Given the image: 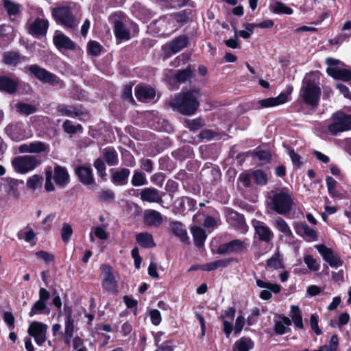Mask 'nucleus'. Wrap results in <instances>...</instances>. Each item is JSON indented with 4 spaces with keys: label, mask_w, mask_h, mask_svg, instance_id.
<instances>
[{
    "label": "nucleus",
    "mask_w": 351,
    "mask_h": 351,
    "mask_svg": "<svg viewBox=\"0 0 351 351\" xmlns=\"http://www.w3.org/2000/svg\"><path fill=\"white\" fill-rule=\"evenodd\" d=\"M269 199L271 208L279 215L290 213L294 204L292 192L287 187L271 191Z\"/></svg>",
    "instance_id": "2"
},
{
    "label": "nucleus",
    "mask_w": 351,
    "mask_h": 351,
    "mask_svg": "<svg viewBox=\"0 0 351 351\" xmlns=\"http://www.w3.org/2000/svg\"><path fill=\"white\" fill-rule=\"evenodd\" d=\"M304 262L307 267L313 271H317L319 269V265L313 256L307 254L304 256Z\"/></svg>",
    "instance_id": "52"
},
{
    "label": "nucleus",
    "mask_w": 351,
    "mask_h": 351,
    "mask_svg": "<svg viewBox=\"0 0 351 351\" xmlns=\"http://www.w3.org/2000/svg\"><path fill=\"white\" fill-rule=\"evenodd\" d=\"M170 228L173 234L179 237L181 241H186L189 240L187 232L182 223L178 221H173L170 223Z\"/></svg>",
    "instance_id": "34"
},
{
    "label": "nucleus",
    "mask_w": 351,
    "mask_h": 351,
    "mask_svg": "<svg viewBox=\"0 0 351 351\" xmlns=\"http://www.w3.org/2000/svg\"><path fill=\"white\" fill-rule=\"evenodd\" d=\"M103 157L108 166H116L119 164L118 153L112 147H106L103 150Z\"/></svg>",
    "instance_id": "33"
},
{
    "label": "nucleus",
    "mask_w": 351,
    "mask_h": 351,
    "mask_svg": "<svg viewBox=\"0 0 351 351\" xmlns=\"http://www.w3.org/2000/svg\"><path fill=\"white\" fill-rule=\"evenodd\" d=\"M5 131L10 138L16 142L30 138L32 136L31 130L22 123L8 125Z\"/></svg>",
    "instance_id": "11"
},
{
    "label": "nucleus",
    "mask_w": 351,
    "mask_h": 351,
    "mask_svg": "<svg viewBox=\"0 0 351 351\" xmlns=\"http://www.w3.org/2000/svg\"><path fill=\"white\" fill-rule=\"evenodd\" d=\"M270 10L276 14H287L291 15L293 14V10L286 5L285 3L276 1L270 7Z\"/></svg>",
    "instance_id": "38"
},
{
    "label": "nucleus",
    "mask_w": 351,
    "mask_h": 351,
    "mask_svg": "<svg viewBox=\"0 0 351 351\" xmlns=\"http://www.w3.org/2000/svg\"><path fill=\"white\" fill-rule=\"evenodd\" d=\"M143 218L144 223L149 227L157 228L163 223L161 213L153 209L145 210Z\"/></svg>",
    "instance_id": "17"
},
{
    "label": "nucleus",
    "mask_w": 351,
    "mask_h": 351,
    "mask_svg": "<svg viewBox=\"0 0 351 351\" xmlns=\"http://www.w3.org/2000/svg\"><path fill=\"white\" fill-rule=\"evenodd\" d=\"M19 80L7 76H0V90L14 93L17 88Z\"/></svg>",
    "instance_id": "24"
},
{
    "label": "nucleus",
    "mask_w": 351,
    "mask_h": 351,
    "mask_svg": "<svg viewBox=\"0 0 351 351\" xmlns=\"http://www.w3.org/2000/svg\"><path fill=\"white\" fill-rule=\"evenodd\" d=\"M201 92L193 88L182 93H178L170 101L169 105L182 114H193L199 106V98Z\"/></svg>",
    "instance_id": "1"
},
{
    "label": "nucleus",
    "mask_w": 351,
    "mask_h": 351,
    "mask_svg": "<svg viewBox=\"0 0 351 351\" xmlns=\"http://www.w3.org/2000/svg\"><path fill=\"white\" fill-rule=\"evenodd\" d=\"M100 269L103 288L111 293L117 294L118 293V283L112 267L109 265L104 264L101 265Z\"/></svg>",
    "instance_id": "9"
},
{
    "label": "nucleus",
    "mask_w": 351,
    "mask_h": 351,
    "mask_svg": "<svg viewBox=\"0 0 351 351\" xmlns=\"http://www.w3.org/2000/svg\"><path fill=\"white\" fill-rule=\"evenodd\" d=\"M138 243L144 248H152L156 246L153 236L149 232H141L136 235Z\"/></svg>",
    "instance_id": "31"
},
{
    "label": "nucleus",
    "mask_w": 351,
    "mask_h": 351,
    "mask_svg": "<svg viewBox=\"0 0 351 351\" xmlns=\"http://www.w3.org/2000/svg\"><path fill=\"white\" fill-rule=\"evenodd\" d=\"M290 316L295 327L300 329H302L304 328L301 311L298 306L293 305L291 306Z\"/></svg>",
    "instance_id": "42"
},
{
    "label": "nucleus",
    "mask_w": 351,
    "mask_h": 351,
    "mask_svg": "<svg viewBox=\"0 0 351 351\" xmlns=\"http://www.w3.org/2000/svg\"><path fill=\"white\" fill-rule=\"evenodd\" d=\"M252 177L258 185H266L268 182L267 174L261 169H256L252 172Z\"/></svg>",
    "instance_id": "46"
},
{
    "label": "nucleus",
    "mask_w": 351,
    "mask_h": 351,
    "mask_svg": "<svg viewBox=\"0 0 351 351\" xmlns=\"http://www.w3.org/2000/svg\"><path fill=\"white\" fill-rule=\"evenodd\" d=\"M141 199L149 203L161 204L162 195L156 188L147 187L142 189L140 193Z\"/></svg>",
    "instance_id": "18"
},
{
    "label": "nucleus",
    "mask_w": 351,
    "mask_h": 351,
    "mask_svg": "<svg viewBox=\"0 0 351 351\" xmlns=\"http://www.w3.org/2000/svg\"><path fill=\"white\" fill-rule=\"evenodd\" d=\"M75 173L84 184L89 185L94 183L95 180L90 167L80 166L75 169Z\"/></svg>",
    "instance_id": "22"
},
{
    "label": "nucleus",
    "mask_w": 351,
    "mask_h": 351,
    "mask_svg": "<svg viewBox=\"0 0 351 351\" xmlns=\"http://www.w3.org/2000/svg\"><path fill=\"white\" fill-rule=\"evenodd\" d=\"M30 153L38 154L41 152H49L48 144L41 141H34L29 143Z\"/></svg>",
    "instance_id": "44"
},
{
    "label": "nucleus",
    "mask_w": 351,
    "mask_h": 351,
    "mask_svg": "<svg viewBox=\"0 0 351 351\" xmlns=\"http://www.w3.org/2000/svg\"><path fill=\"white\" fill-rule=\"evenodd\" d=\"M102 46L97 41L93 40L88 43L87 50L93 56H97L101 53Z\"/></svg>",
    "instance_id": "51"
},
{
    "label": "nucleus",
    "mask_w": 351,
    "mask_h": 351,
    "mask_svg": "<svg viewBox=\"0 0 351 351\" xmlns=\"http://www.w3.org/2000/svg\"><path fill=\"white\" fill-rule=\"evenodd\" d=\"M114 198V194L110 189H103L98 193V199L101 202H109L113 200Z\"/></svg>",
    "instance_id": "55"
},
{
    "label": "nucleus",
    "mask_w": 351,
    "mask_h": 351,
    "mask_svg": "<svg viewBox=\"0 0 351 351\" xmlns=\"http://www.w3.org/2000/svg\"><path fill=\"white\" fill-rule=\"evenodd\" d=\"M40 163L41 162L38 156L32 155L17 156L12 161V165L14 170L22 174L33 171Z\"/></svg>",
    "instance_id": "6"
},
{
    "label": "nucleus",
    "mask_w": 351,
    "mask_h": 351,
    "mask_svg": "<svg viewBox=\"0 0 351 351\" xmlns=\"http://www.w3.org/2000/svg\"><path fill=\"white\" fill-rule=\"evenodd\" d=\"M288 101V95L286 93H280L276 97H269L259 100L255 108H269L283 104Z\"/></svg>",
    "instance_id": "19"
},
{
    "label": "nucleus",
    "mask_w": 351,
    "mask_h": 351,
    "mask_svg": "<svg viewBox=\"0 0 351 351\" xmlns=\"http://www.w3.org/2000/svg\"><path fill=\"white\" fill-rule=\"evenodd\" d=\"M57 111L60 115L62 116L75 117L78 115V112L75 108L65 105L58 106Z\"/></svg>",
    "instance_id": "48"
},
{
    "label": "nucleus",
    "mask_w": 351,
    "mask_h": 351,
    "mask_svg": "<svg viewBox=\"0 0 351 351\" xmlns=\"http://www.w3.org/2000/svg\"><path fill=\"white\" fill-rule=\"evenodd\" d=\"M245 248V241L240 239H234L230 242L221 244L217 249L219 254H227L240 252Z\"/></svg>",
    "instance_id": "16"
},
{
    "label": "nucleus",
    "mask_w": 351,
    "mask_h": 351,
    "mask_svg": "<svg viewBox=\"0 0 351 351\" xmlns=\"http://www.w3.org/2000/svg\"><path fill=\"white\" fill-rule=\"evenodd\" d=\"M253 156L256 157L260 161L261 165L268 163L271 160V153L269 151L258 150L253 154Z\"/></svg>",
    "instance_id": "54"
},
{
    "label": "nucleus",
    "mask_w": 351,
    "mask_h": 351,
    "mask_svg": "<svg viewBox=\"0 0 351 351\" xmlns=\"http://www.w3.org/2000/svg\"><path fill=\"white\" fill-rule=\"evenodd\" d=\"M235 351H250L254 348V342L249 337H241L235 343Z\"/></svg>",
    "instance_id": "40"
},
{
    "label": "nucleus",
    "mask_w": 351,
    "mask_h": 351,
    "mask_svg": "<svg viewBox=\"0 0 351 351\" xmlns=\"http://www.w3.org/2000/svg\"><path fill=\"white\" fill-rule=\"evenodd\" d=\"M77 330V321L75 319L71 308H65V317L64 324V341L66 345H70L72 342L74 332Z\"/></svg>",
    "instance_id": "10"
},
{
    "label": "nucleus",
    "mask_w": 351,
    "mask_h": 351,
    "mask_svg": "<svg viewBox=\"0 0 351 351\" xmlns=\"http://www.w3.org/2000/svg\"><path fill=\"white\" fill-rule=\"evenodd\" d=\"M26 73L44 84L62 86L63 82L54 74L40 67L38 64H32L26 68Z\"/></svg>",
    "instance_id": "5"
},
{
    "label": "nucleus",
    "mask_w": 351,
    "mask_h": 351,
    "mask_svg": "<svg viewBox=\"0 0 351 351\" xmlns=\"http://www.w3.org/2000/svg\"><path fill=\"white\" fill-rule=\"evenodd\" d=\"M186 126L189 130L195 131L204 125V121L202 119H186Z\"/></svg>",
    "instance_id": "59"
},
{
    "label": "nucleus",
    "mask_w": 351,
    "mask_h": 351,
    "mask_svg": "<svg viewBox=\"0 0 351 351\" xmlns=\"http://www.w3.org/2000/svg\"><path fill=\"white\" fill-rule=\"evenodd\" d=\"M195 206V201L189 197H182L175 201L174 212L176 214L184 215L185 212L193 210Z\"/></svg>",
    "instance_id": "20"
},
{
    "label": "nucleus",
    "mask_w": 351,
    "mask_h": 351,
    "mask_svg": "<svg viewBox=\"0 0 351 351\" xmlns=\"http://www.w3.org/2000/svg\"><path fill=\"white\" fill-rule=\"evenodd\" d=\"M52 15L58 23L70 31H73L78 25L79 20L73 16L71 8L68 6L54 8Z\"/></svg>",
    "instance_id": "4"
},
{
    "label": "nucleus",
    "mask_w": 351,
    "mask_h": 351,
    "mask_svg": "<svg viewBox=\"0 0 351 351\" xmlns=\"http://www.w3.org/2000/svg\"><path fill=\"white\" fill-rule=\"evenodd\" d=\"M3 5L10 18L20 12L21 5L10 0H3Z\"/></svg>",
    "instance_id": "45"
},
{
    "label": "nucleus",
    "mask_w": 351,
    "mask_h": 351,
    "mask_svg": "<svg viewBox=\"0 0 351 351\" xmlns=\"http://www.w3.org/2000/svg\"><path fill=\"white\" fill-rule=\"evenodd\" d=\"M267 267L271 269L277 270L284 267L282 256L280 253L276 252L267 261Z\"/></svg>",
    "instance_id": "41"
},
{
    "label": "nucleus",
    "mask_w": 351,
    "mask_h": 351,
    "mask_svg": "<svg viewBox=\"0 0 351 351\" xmlns=\"http://www.w3.org/2000/svg\"><path fill=\"white\" fill-rule=\"evenodd\" d=\"M291 324V320L289 317L278 315L274 320V330L278 335H284L287 332Z\"/></svg>",
    "instance_id": "26"
},
{
    "label": "nucleus",
    "mask_w": 351,
    "mask_h": 351,
    "mask_svg": "<svg viewBox=\"0 0 351 351\" xmlns=\"http://www.w3.org/2000/svg\"><path fill=\"white\" fill-rule=\"evenodd\" d=\"M73 234V229L70 224L64 223L61 229V237L64 243H67Z\"/></svg>",
    "instance_id": "56"
},
{
    "label": "nucleus",
    "mask_w": 351,
    "mask_h": 351,
    "mask_svg": "<svg viewBox=\"0 0 351 351\" xmlns=\"http://www.w3.org/2000/svg\"><path fill=\"white\" fill-rule=\"evenodd\" d=\"M192 75H193L192 71L190 69H187L179 71L176 75V79L180 83L184 82L189 80V79H191Z\"/></svg>",
    "instance_id": "60"
},
{
    "label": "nucleus",
    "mask_w": 351,
    "mask_h": 351,
    "mask_svg": "<svg viewBox=\"0 0 351 351\" xmlns=\"http://www.w3.org/2000/svg\"><path fill=\"white\" fill-rule=\"evenodd\" d=\"M155 90L148 86L140 85L135 88V95L139 101H146L155 97Z\"/></svg>",
    "instance_id": "25"
},
{
    "label": "nucleus",
    "mask_w": 351,
    "mask_h": 351,
    "mask_svg": "<svg viewBox=\"0 0 351 351\" xmlns=\"http://www.w3.org/2000/svg\"><path fill=\"white\" fill-rule=\"evenodd\" d=\"M63 128L65 132L68 134H75L79 130L82 129L80 125H74L72 124V122L69 120H66L63 123Z\"/></svg>",
    "instance_id": "61"
},
{
    "label": "nucleus",
    "mask_w": 351,
    "mask_h": 351,
    "mask_svg": "<svg viewBox=\"0 0 351 351\" xmlns=\"http://www.w3.org/2000/svg\"><path fill=\"white\" fill-rule=\"evenodd\" d=\"M187 43V38L185 36H181L173 40L167 46L173 53H176L186 47Z\"/></svg>",
    "instance_id": "36"
},
{
    "label": "nucleus",
    "mask_w": 351,
    "mask_h": 351,
    "mask_svg": "<svg viewBox=\"0 0 351 351\" xmlns=\"http://www.w3.org/2000/svg\"><path fill=\"white\" fill-rule=\"evenodd\" d=\"M130 171L126 168L117 170L112 176V182L119 186L125 185L128 183Z\"/></svg>",
    "instance_id": "30"
},
{
    "label": "nucleus",
    "mask_w": 351,
    "mask_h": 351,
    "mask_svg": "<svg viewBox=\"0 0 351 351\" xmlns=\"http://www.w3.org/2000/svg\"><path fill=\"white\" fill-rule=\"evenodd\" d=\"M233 259L230 258L220 259L213 262L202 264L200 265V269L203 271H213L219 268H223L228 266Z\"/></svg>",
    "instance_id": "29"
},
{
    "label": "nucleus",
    "mask_w": 351,
    "mask_h": 351,
    "mask_svg": "<svg viewBox=\"0 0 351 351\" xmlns=\"http://www.w3.org/2000/svg\"><path fill=\"white\" fill-rule=\"evenodd\" d=\"M131 183L134 186H141L147 184V180L142 172L135 171L132 178Z\"/></svg>",
    "instance_id": "47"
},
{
    "label": "nucleus",
    "mask_w": 351,
    "mask_h": 351,
    "mask_svg": "<svg viewBox=\"0 0 351 351\" xmlns=\"http://www.w3.org/2000/svg\"><path fill=\"white\" fill-rule=\"evenodd\" d=\"M42 180V176L36 174L28 178L26 184L29 189L34 191L40 186Z\"/></svg>",
    "instance_id": "53"
},
{
    "label": "nucleus",
    "mask_w": 351,
    "mask_h": 351,
    "mask_svg": "<svg viewBox=\"0 0 351 351\" xmlns=\"http://www.w3.org/2000/svg\"><path fill=\"white\" fill-rule=\"evenodd\" d=\"M296 233L307 241H317L318 236L315 230L309 227L306 223L297 222L294 223Z\"/></svg>",
    "instance_id": "15"
},
{
    "label": "nucleus",
    "mask_w": 351,
    "mask_h": 351,
    "mask_svg": "<svg viewBox=\"0 0 351 351\" xmlns=\"http://www.w3.org/2000/svg\"><path fill=\"white\" fill-rule=\"evenodd\" d=\"M321 95V89L316 77L311 74L306 75L300 92L302 101L311 107L317 106Z\"/></svg>",
    "instance_id": "3"
},
{
    "label": "nucleus",
    "mask_w": 351,
    "mask_h": 351,
    "mask_svg": "<svg viewBox=\"0 0 351 351\" xmlns=\"http://www.w3.org/2000/svg\"><path fill=\"white\" fill-rule=\"evenodd\" d=\"M315 248L322 255L323 259L327 263L335 254L332 249L327 247L323 244L316 245Z\"/></svg>",
    "instance_id": "49"
},
{
    "label": "nucleus",
    "mask_w": 351,
    "mask_h": 351,
    "mask_svg": "<svg viewBox=\"0 0 351 351\" xmlns=\"http://www.w3.org/2000/svg\"><path fill=\"white\" fill-rule=\"evenodd\" d=\"M195 245L202 247L206 239L204 230L199 226H194L191 230Z\"/></svg>",
    "instance_id": "37"
},
{
    "label": "nucleus",
    "mask_w": 351,
    "mask_h": 351,
    "mask_svg": "<svg viewBox=\"0 0 351 351\" xmlns=\"http://www.w3.org/2000/svg\"><path fill=\"white\" fill-rule=\"evenodd\" d=\"M333 122L328 126V131L333 135L351 130V115L337 112L332 115Z\"/></svg>",
    "instance_id": "8"
},
{
    "label": "nucleus",
    "mask_w": 351,
    "mask_h": 351,
    "mask_svg": "<svg viewBox=\"0 0 351 351\" xmlns=\"http://www.w3.org/2000/svg\"><path fill=\"white\" fill-rule=\"evenodd\" d=\"M95 168L97 171L98 176L102 178L106 176V167L101 158H97L93 164Z\"/></svg>",
    "instance_id": "57"
},
{
    "label": "nucleus",
    "mask_w": 351,
    "mask_h": 351,
    "mask_svg": "<svg viewBox=\"0 0 351 351\" xmlns=\"http://www.w3.org/2000/svg\"><path fill=\"white\" fill-rule=\"evenodd\" d=\"M326 185L329 194L333 197L336 196L337 194L335 189L337 185L336 180L333 178L328 176L326 178Z\"/></svg>",
    "instance_id": "63"
},
{
    "label": "nucleus",
    "mask_w": 351,
    "mask_h": 351,
    "mask_svg": "<svg viewBox=\"0 0 351 351\" xmlns=\"http://www.w3.org/2000/svg\"><path fill=\"white\" fill-rule=\"evenodd\" d=\"M49 27V22L47 19H36L30 25L29 32L34 35H45Z\"/></svg>",
    "instance_id": "23"
},
{
    "label": "nucleus",
    "mask_w": 351,
    "mask_h": 351,
    "mask_svg": "<svg viewBox=\"0 0 351 351\" xmlns=\"http://www.w3.org/2000/svg\"><path fill=\"white\" fill-rule=\"evenodd\" d=\"M50 313V308L48 307L47 303L37 300L32 305L29 316L32 317L36 315H49Z\"/></svg>",
    "instance_id": "35"
},
{
    "label": "nucleus",
    "mask_w": 351,
    "mask_h": 351,
    "mask_svg": "<svg viewBox=\"0 0 351 351\" xmlns=\"http://www.w3.org/2000/svg\"><path fill=\"white\" fill-rule=\"evenodd\" d=\"M73 348L75 351H88L87 348L84 343L83 339H82L79 336L75 337L72 341Z\"/></svg>",
    "instance_id": "62"
},
{
    "label": "nucleus",
    "mask_w": 351,
    "mask_h": 351,
    "mask_svg": "<svg viewBox=\"0 0 351 351\" xmlns=\"http://www.w3.org/2000/svg\"><path fill=\"white\" fill-rule=\"evenodd\" d=\"M114 32L117 39L129 40L130 38V32L127 29L126 24L122 21H116L114 23Z\"/></svg>",
    "instance_id": "32"
},
{
    "label": "nucleus",
    "mask_w": 351,
    "mask_h": 351,
    "mask_svg": "<svg viewBox=\"0 0 351 351\" xmlns=\"http://www.w3.org/2000/svg\"><path fill=\"white\" fill-rule=\"evenodd\" d=\"M48 329L47 324L40 322H32L28 328V334L34 337L38 346H43L46 341V334Z\"/></svg>",
    "instance_id": "12"
},
{
    "label": "nucleus",
    "mask_w": 351,
    "mask_h": 351,
    "mask_svg": "<svg viewBox=\"0 0 351 351\" xmlns=\"http://www.w3.org/2000/svg\"><path fill=\"white\" fill-rule=\"evenodd\" d=\"M25 60V57L15 51H6L3 54V62L9 66H16Z\"/></svg>",
    "instance_id": "28"
},
{
    "label": "nucleus",
    "mask_w": 351,
    "mask_h": 351,
    "mask_svg": "<svg viewBox=\"0 0 351 351\" xmlns=\"http://www.w3.org/2000/svg\"><path fill=\"white\" fill-rule=\"evenodd\" d=\"M256 285L261 289H265L260 293V298L264 300H269L272 297V293L277 294L280 292L281 287L276 283H271L261 279L256 280Z\"/></svg>",
    "instance_id": "13"
},
{
    "label": "nucleus",
    "mask_w": 351,
    "mask_h": 351,
    "mask_svg": "<svg viewBox=\"0 0 351 351\" xmlns=\"http://www.w3.org/2000/svg\"><path fill=\"white\" fill-rule=\"evenodd\" d=\"M274 224L277 229L283 233L285 236L291 239L293 238V232L288 223L281 217H277L274 221Z\"/></svg>",
    "instance_id": "39"
},
{
    "label": "nucleus",
    "mask_w": 351,
    "mask_h": 351,
    "mask_svg": "<svg viewBox=\"0 0 351 351\" xmlns=\"http://www.w3.org/2000/svg\"><path fill=\"white\" fill-rule=\"evenodd\" d=\"M245 29L238 31V36H240L244 39L249 38L254 32V29L255 28L254 23H245L244 24Z\"/></svg>",
    "instance_id": "58"
},
{
    "label": "nucleus",
    "mask_w": 351,
    "mask_h": 351,
    "mask_svg": "<svg viewBox=\"0 0 351 351\" xmlns=\"http://www.w3.org/2000/svg\"><path fill=\"white\" fill-rule=\"evenodd\" d=\"M331 267L338 268L343 265V261L340 256L337 254H334L330 259L327 262Z\"/></svg>",
    "instance_id": "64"
},
{
    "label": "nucleus",
    "mask_w": 351,
    "mask_h": 351,
    "mask_svg": "<svg viewBox=\"0 0 351 351\" xmlns=\"http://www.w3.org/2000/svg\"><path fill=\"white\" fill-rule=\"evenodd\" d=\"M159 343L160 341L158 338H155V346L162 351H174L175 350L176 346L173 341L171 339L167 340L161 344Z\"/></svg>",
    "instance_id": "50"
},
{
    "label": "nucleus",
    "mask_w": 351,
    "mask_h": 351,
    "mask_svg": "<svg viewBox=\"0 0 351 351\" xmlns=\"http://www.w3.org/2000/svg\"><path fill=\"white\" fill-rule=\"evenodd\" d=\"M53 43L58 49H64L73 50L75 44L68 36L59 31H56L53 36Z\"/></svg>",
    "instance_id": "21"
},
{
    "label": "nucleus",
    "mask_w": 351,
    "mask_h": 351,
    "mask_svg": "<svg viewBox=\"0 0 351 351\" xmlns=\"http://www.w3.org/2000/svg\"><path fill=\"white\" fill-rule=\"evenodd\" d=\"M15 108L17 112L29 115L34 113L37 110V107L35 105L19 102L15 105Z\"/></svg>",
    "instance_id": "43"
},
{
    "label": "nucleus",
    "mask_w": 351,
    "mask_h": 351,
    "mask_svg": "<svg viewBox=\"0 0 351 351\" xmlns=\"http://www.w3.org/2000/svg\"><path fill=\"white\" fill-rule=\"evenodd\" d=\"M54 181L61 187H64L69 181V175L64 167L56 165L54 167Z\"/></svg>",
    "instance_id": "27"
},
{
    "label": "nucleus",
    "mask_w": 351,
    "mask_h": 351,
    "mask_svg": "<svg viewBox=\"0 0 351 351\" xmlns=\"http://www.w3.org/2000/svg\"><path fill=\"white\" fill-rule=\"evenodd\" d=\"M252 226L260 241L269 243L273 239L274 237L273 232L264 222L254 220L252 221Z\"/></svg>",
    "instance_id": "14"
},
{
    "label": "nucleus",
    "mask_w": 351,
    "mask_h": 351,
    "mask_svg": "<svg viewBox=\"0 0 351 351\" xmlns=\"http://www.w3.org/2000/svg\"><path fill=\"white\" fill-rule=\"evenodd\" d=\"M328 65L327 73L336 80L349 81L351 79V71L343 67V64L339 60L332 58H328L326 60Z\"/></svg>",
    "instance_id": "7"
}]
</instances>
